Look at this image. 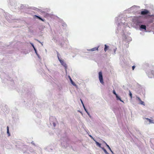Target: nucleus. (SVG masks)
Instances as JSON below:
<instances>
[{"instance_id":"f8f14e48","label":"nucleus","mask_w":154,"mask_h":154,"mask_svg":"<svg viewBox=\"0 0 154 154\" xmlns=\"http://www.w3.org/2000/svg\"><path fill=\"white\" fill-rule=\"evenodd\" d=\"M34 16L35 17H36V18H37L39 19V20H41L42 21H44V20L43 19H42L40 17H39L38 16L35 15Z\"/></svg>"},{"instance_id":"423d86ee","label":"nucleus","mask_w":154,"mask_h":154,"mask_svg":"<svg viewBox=\"0 0 154 154\" xmlns=\"http://www.w3.org/2000/svg\"><path fill=\"white\" fill-rule=\"evenodd\" d=\"M140 29H144L145 30H146V26L145 25H141L140 26Z\"/></svg>"},{"instance_id":"f257e3e1","label":"nucleus","mask_w":154,"mask_h":154,"mask_svg":"<svg viewBox=\"0 0 154 154\" xmlns=\"http://www.w3.org/2000/svg\"><path fill=\"white\" fill-rule=\"evenodd\" d=\"M99 78L100 83L102 84H103L104 82H103L102 73L101 72H99Z\"/></svg>"},{"instance_id":"412c9836","label":"nucleus","mask_w":154,"mask_h":154,"mask_svg":"<svg viewBox=\"0 0 154 154\" xmlns=\"http://www.w3.org/2000/svg\"><path fill=\"white\" fill-rule=\"evenodd\" d=\"M113 93L116 96L117 95L115 90L113 91Z\"/></svg>"},{"instance_id":"9d476101","label":"nucleus","mask_w":154,"mask_h":154,"mask_svg":"<svg viewBox=\"0 0 154 154\" xmlns=\"http://www.w3.org/2000/svg\"><path fill=\"white\" fill-rule=\"evenodd\" d=\"M70 80L72 84L74 86H76V85L75 83L72 81V80L70 77H69Z\"/></svg>"},{"instance_id":"a211bd4d","label":"nucleus","mask_w":154,"mask_h":154,"mask_svg":"<svg viewBox=\"0 0 154 154\" xmlns=\"http://www.w3.org/2000/svg\"><path fill=\"white\" fill-rule=\"evenodd\" d=\"M140 104L143 105H145L143 101L141 100V101H140Z\"/></svg>"},{"instance_id":"f03ea898","label":"nucleus","mask_w":154,"mask_h":154,"mask_svg":"<svg viewBox=\"0 0 154 154\" xmlns=\"http://www.w3.org/2000/svg\"><path fill=\"white\" fill-rule=\"evenodd\" d=\"M58 59L62 65L63 66H64L65 67V69H66L67 67V65L65 63V62L63 60L60 59L58 57Z\"/></svg>"},{"instance_id":"20e7f679","label":"nucleus","mask_w":154,"mask_h":154,"mask_svg":"<svg viewBox=\"0 0 154 154\" xmlns=\"http://www.w3.org/2000/svg\"><path fill=\"white\" fill-rule=\"evenodd\" d=\"M149 13V12L148 10L145 9L141 12V14L142 15H145Z\"/></svg>"},{"instance_id":"ddd939ff","label":"nucleus","mask_w":154,"mask_h":154,"mask_svg":"<svg viewBox=\"0 0 154 154\" xmlns=\"http://www.w3.org/2000/svg\"><path fill=\"white\" fill-rule=\"evenodd\" d=\"M80 100H81V102L82 103V104H83V107H84V109H85V111H86V112H87V113L88 114V112L87 111V110H86V109H85V106H84V104H83V102H82V100H81V99H80Z\"/></svg>"},{"instance_id":"0eeeda50","label":"nucleus","mask_w":154,"mask_h":154,"mask_svg":"<svg viewBox=\"0 0 154 154\" xmlns=\"http://www.w3.org/2000/svg\"><path fill=\"white\" fill-rule=\"evenodd\" d=\"M116 99L117 100H120L121 102H123V101L121 100V98L120 97H119L118 95L117 94L116 96Z\"/></svg>"},{"instance_id":"2eb2a0df","label":"nucleus","mask_w":154,"mask_h":154,"mask_svg":"<svg viewBox=\"0 0 154 154\" xmlns=\"http://www.w3.org/2000/svg\"><path fill=\"white\" fill-rule=\"evenodd\" d=\"M106 146L109 149V150L112 152L113 153V152L112 151V150L110 148V147L106 143Z\"/></svg>"},{"instance_id":"b1692460","label":"nucleus","mask_w":154,"mask_h":154,"mask_svg":"<svg viewBox=\"0 0 154 154\" xmlns=\"http://www.w3.org/2000/svg\"><path fill=\"white\" fill-rule=\"evenodd\" d=\"M32 46L33 48L34 49H35V47L33 45V44H32Z\"/></svg>"},{"instance_id":"7ed1b4c3","label":"nucleus","mask_w":154,"mask_h":154,"mask_svg":"<svg viewBox=\"0 0 154 154\" xmlns=\"http://www.w3.org/2000/svg\"><path fill=\"white\" fill-rule=\"evenodd\" d=\"M134 22L137 25H139L140 24L142 23V22L137 18L134 19Z\"/></svg>"},{"instance_id":"9b49d317","label":"nucleus","mask_w":154,"mask_h":154,"mask_svg":"<svg viewBox=\"0 0 154 154\" xmlns=\"http://www.w3.org/2000/svg\"><path fill=\"white\" fill-rule=\"evenodd\" d=\"M146 119L150 123H154V122H153V121L150 119L146 118Z\"/></svg>"},{"instance_id":"dca6fc26","label":"nucleus","mask_w":154,"mask_h":154,"mask_svg":"<svg viewBox=\"0 0 154 154\" xmlns=\"http://www.w3.org/2000/svg\"><path fill=\"white\" fill-rule=\"evenodd\" d=\"M102 149H103V151H104V152L106 154H108V152H107V151L106 150V149H104V148H102Z\"/></svg>"},{"instance_id":"6e6552de","label":"nucleus","mask_w":154,"mask_h":154,"mask_svg":"<svg viewBox=\"0 0 154 154\" xmlns=\"http://www.w3.org/2000/svg\"><path fill=\"white\" fill-rule=\"evenodd\" d=\"M116 99L117 100H120L121 102H123V101L121 100V98L120 97H119L118 95L117 94L116 96Z\"/></svg>"},{"instance_id":"1a4fd4ad","label":"nucleus","mask_w":154,"mask_h":154,"mask_svg":"<svg viewBox=\"0 0 154 154\" xmlns=\"http://www.w3.org/2000/svg\"><path fill=\"white\" fill-rule=\"evenodd\" d=\"M105 48L104 49V51L106 52V51L109 49V46L107 45H105Z\"/></svg>"},{"instance_id":"4be33fe9","label":"nucleus","mask_w":154,"mask_h":154,"mask_svg":"<svg viewBox=\"0 0 154 154\" xmlns=\"http://www.w3.org/2000/svg\"><path fill=\"white\" fill-rule=\"evenodd\" d=\"M137 98L139 100V101H141V99H140V98L139 97H137Z\"/></svg>"},{"instance_id":"6ab92c4d","label":"nucleus","mask_w":154,"mask_h":154,"mask_svg":"<svg viewBox=\"0 0 154 154\" xmlns=\"http://www.w3.org/2000/svg\"><path fill=\"white\" fill-rule=\"evenodd\" d=\"M129 95H130V97L131 98V99H132V94L131 93V92L130 91H129Z\"/></svg>"},{"instance_id":"5701e85b","label":"nucleus","mask_w":154,"mask_h":154,"mask_svg":"<svg viewBox=\"0 0 154 154\" xmlns=\"http://www.w3.org/2000/svg\"><path fill=\"white\" fill-rule=\"evenodd\" d=\"M135 66H132V69H133V70L135 68Z\"/></svg>"},{"instance_id":"f3484780","label":"nucleus","mask_w":154,"mask_h":154,"mask_svg":"<svg viewBox=\"0 0 154 154\" xmlns=\"http://www.w3.org/2000/svg\"><path fill=\"white\" fill-rule=\"evenodd\" d=\"M96 143L97 145L99 147H101V144L100 143H99L96 142Z\"/></svg>"},{"instance_id":"aec40b11","label":"nucleus","mask_w":154,"mask_h":154,"mask_svg":"<svg viewBox=\"0 0 154 154\" xmlns=\"http://www.w3.org/2000/svg\"><path fill=\"white\" fill-rule=\"evenodd\" d=\"M34 50L35 51V53L36 54V55L38 56V57H39V55L38 54L36 49L35 48V49Z\"/></svg>"},{"instance_id":"39448f33","label":"nucleus","mask_w":154,"mask_h":154,"mask_svg":"<svg viewBox=\"0 0 154 154\" xmlns=\"http://www.w3.org/2000/svg\"><path fill=\"white\" fill-rule=\"evenodd\" d=\"M99 48V46H98L97 47H95L94 48H91L89 50H88L91 51H94L96 50L98 51V49Z\"/></svg>"},{"instance_id":"4468645a","label":"nucleus","mask_w":154,"mask_h":154,"mask_svg":"<svg viewBox=\"0 0 154 154\" xmlns=\"http://www.w3.org/2000/svg\"><path fill=\"white\" fill-rule=\"evenodd\" d=\"M7 133L8 134V136H10V134L9 132V128L8 126L7 127Z\"/></svg>"}]
</instances>
